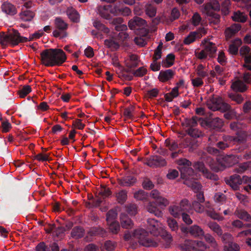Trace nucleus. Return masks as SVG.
<instances>
[{"label": "nucleus", "mask_w": 251, "mask_h": 251, "mask_svg": "<svg viewBox=\"0 0 251 251\" xmlns=\"http://www.w3.org/2000/svg\"><path fill=\"white\" fill-rule=\"evenodd\" d=\"M206 242L211 245V246L215 249L218 247L217 242L214 237L210 234H204L203 236Z\"/></svg>", "instance_id": "42"}, {"label": "nucleus", "mask_w": 251, "mask_h": 251, "mask_svg": "<svg viewBox=\"0 0 251 251\" xmlns=\"http://www.w3.org/2000/svg\"><path fill=\"white\" fill-rule=\"evenodd\" d=\"M112 23L115 25V29L117 31H126L127 29V26L123 24V19L120 17L115 18L113 19Z\"/></svg>", "instance_id": "28"}, {"label": "nucleus", "mask_w": 251, "mask_h": 251, "mask_svg": "<svg viewBox=\"0 0 251 251\" xmlns=\"http://www.w3.org/2000/svg\"><path fill=\"white\" fill-rule=\"evenodd\" d=\"M197 201H194L192 203V206L195 210L198 213H201L204 211V207Z\"/></svg>", "instance_id": "60"}, {"label": "nucleus", "mask_w": 251, "mask_h": 251, "mask_svg": "<svg viewBox=\"0 0 251 251\" xmlns=\"http://www.w3.org/2000/svg\"><path fill=\"white\" fill-rule=\"evenodd\" d=\"M136 180L134 176H128L119 179V183L122 186L126 187L133 185L136 182Z\"/></svg>", "instance_id": "26"}, {"label": "nucleus", "mask_w": 251, "mask_h": 251, "mask_svg": "<svg viewBox=\"0 0 251 251\" xmlns=\"http://www.w3.org/2000/svg\"><path fill=\"white\" fill-rule=\"evenodd\" d=\"M148 228L150 232L157 236L165 229V226L154 219L148 220Z\"/></svg>", "instance_id": "15"}, {"label": "nucleus", "mask_w": 251, "mask_h": 251, "mask_svg": "<svg viewBox=\"0 0 251 251\" xmlns=\"http://www.w3.org/2000/svg\"><path fill=\"white\" fill-rule=\"evenodd\" d=\"M232 19L235 22L244 23L247 21V17L243 13L238 11L234 13Z\"/></svg>", "instance_id": "36"}, {"label": "nucleus", "mask_w": 251, "mask_h": 251, "mask_svg": "<svg viewBox=\"0 0 251 251\" xmlns=\"http://www.w3.org/2000/svg\"><path fill=\"white\" fill-rule=\"evenodd\" d=\"M109 226L110 230L113 233H117L120 229V225L117 221H111L110 223H107Z\"/></svg>", "instance_id": "49"}, {"label": "nucleus", "mask_w": 251, "mask_h": 251, "mask_svg": "<svg viewBox=\"0 0 251 251\" xmlns=\"http://www.w3.org/2000/svg\"><path fill=\"white\" fill-rule=\"evenodd\" d=\"M117 216V213L115 210H110L107 213L106 220L107 223H110L111 221H115Z\"/></svg>", "instance_id": "51"}, {"label": "nucleus", "mask_w": 251, "mask_h": 251, "mask_svg": "<svg viewBox=\"0 0 251 251\" xmlns=\"http://www.w3.org/2000/svg\"><path fill=\"white\" fill-rule=\"evenodd\" d=\"M175 75V72L171 69L161 71L158 78L161 82H165L171 80Z\"/></svg>", "instance_id": "18"}, {"label": "nucleus", "mask_w": 251, "mask_h": 251, "mask_svg": "<svg viewBox=\"0 0 251 251\" xmlns=\"http://www.w3.org/2000/svg\"><path fill=\"white\" fill-rule=\"evenodd\" d=\"M192 85L195 87H199L203 84V81L201 77H197L191 79Z\"/></svg>", "instance_id": "57"}, {"label": "nucleus", "mask_w": 251, "mask_h": 251, "mask_svg": "<svg viewBox=\"0 0 251 251\" xmlns=\"http://www.w3.org/2000/svg\"><path fill=\"white\" fill-rule=\"evenodd\" d=\"M163 47L162 43H160L157 48L154 51V59L157 60L160 59L161 57V50Z\"/></svg>", "instance_id": "54"}, {"label": "nucleus", "mask_w": 251, "mask_h": 251, "mask_svg": "<svg viewBox=\"0 0 251 251\" xmlns=\"http://www.w3.org/2000/svg\"><path fill=\"white\" fill-rule=\"evenodd\" d=\"M201 37V35L197 32H191L184 39V43L186 45H189L194 42L196 39Z\"/></svg>", "instance_id": "32"}, {"label": "nucleus", "mask_w": 251, "mask_h": 251, "mask_svg": "<svg viewBox=\"0 0 251 251\" xmlns=\"http://www.w3.org/2000/svg\"><path fill=\"white\" fill-rule=\"evenodd\" d=\"M175 58V55L173 54H169L166 58L162 61V66L166 68L172 66L174 63Z\"/></svg>", "instance_id": "39"}, {"label": "nucleus", "mask_w": 251, "mask_h": 251, "mask_svg": "<svg viewBox=\"0 0 251 251\" xmlns=\"http://www.w3.org/2000/svg\"><path fill=\"white\" fill-rule=\"evenodd\" d=\"M180 248L184 251H201L205 250L206 246L202 241L187 240L180 246Z\"/></svg>", "instance_id": "12"}, {"label": "nucleus", "mask_w": 251, "mask_h": 251, "mask_svg": "<svg viewBox=\"0 0 251 251\" xmlns=\"http://www.w3.org/2000/svg\"><path fill=\"white\" fill-rule=\"evenodd\" d=\"M179 95L178 90L175 87L173 88L172 91L165 95L164 98L166 101L168 102L172 101L174 98H176Z\"/></svg>", "instance_id": "35"}, {"label": "nucleus", "mask_w": 251, "mask_h": 251, "mask_svg": "<svg viewBox=\"0 0 251 251\" xmlns=\"http://www.w3.org/2000/svg\"><path fill=\"white\" fill-rule=\"evenodd\" d=\"M207 106L212 111L220 110L224 112L230 109V106L227 103L224 102L222 99L219 97L210 98L207 101Z\"/></svg>", "instance_id": "9"}, {"label": "nucleus", "mask_w": 251, "mask_h": 251, "mask_svg": "<svg viewBox=\"0 0 251 251\" xmlns=\"http://www.w3.org/2000/svg\"><path fill=\"white\" fill-rule=\"evenodd\" d=\"M208 226L214 232L216 233L218 236H222L223 230L221 226L215 222H210L208 224Z\"/></svg>", "instance_id": "40"}, {"label": "nucleus", "mask_w": 251, "mask_h": 251, "mask_svg": "<svg viewBox=\"0 0 251 251\" xmlns=\"http://www.w3.org/2000/svg\"><path fill=\"white\" fill-rule=\"evenodd\" d=\"M93 25L99 31L96 32L95 31H92V33L98 39H102L103 38V36L100 32H103L104 33H108L109 32V29L99 21H94Z\"/></svg>", "instance_id": "16"}, {"label": "nucleus", "mask_w": 251, "mask_h": 251, "mask_svg": "<svg viewBox=\"0 0 251 251\" xmlns=\"http://www.w3.org/2000/svg\"><path fill=\"white\" fill-rule=\"evenodd\" d=\"M121 224L123 227L130 228L133 226V223L130 219L125 213H122L120 217Z\"/></svg>", "instance_id": "29"}, {"label": "nucleus", "mask_w": 251, "mask_h": 251, "mask_svg": "<svg viewBox=\"0 0 251 251\" xmlns=\"http://www.w3.org/2000/svg\"><path fill=\"white\" fill-rule=\"evenodd\" d=\"M2 12L9 15H14L17 13V10L15 6L12 4L5 2L1 5Z\"/></svg>", "instance_id": "24"}, {"label": "nucleus", "mask_w": 251, "mask_h": 251, "mask_svg": "<svg viewBox=\"0 0 251 251\" xmlns=\"http://www.w3.org/2000/svg\"><path fill=\"white\" fill-rule=\"evenodd\" d=\"M134 197L137 200H144L147 197V194L143 190H140L136 192L134 194Z\"/></svg>", "instance_id": "52"}, {"label": "nucleus", "mask_w": 251, "mask_h": 251, "mask_svg": "<svg viewBox=\"0 0 251 251\" xmlns=\"http://www.w3.org/2000/svg\"><path fill=\"white\" fill-rule=\"evenodd\" d=\"M34 13L29 10L24 9L22 8V11L20 14V18L24 21H30L34 17Z\"/></svg>", "instance_id": "30"}, {"label": "nucleus", "mask_w": 251, "mask_h": 251, "mask_svg": "<svg viewBox=\"0 0 251 251\" xmlns=\"http://www.w3.org/2000/svg\"><path fill=\"white\" fill-rule=\"evenodd\" d=\"M231 87L234 91L241 92H244L247 89L246 85L240 80H237L233 82Z\"/></svg>", "instance_id": "33"}, {"label": "nucleus", "mask_w": 251, "mask_h": 251, "mask_svg": "<svg viewBox=\"0 0 251 251\" xmlns=\"http://www.w3.org/2000/svg\"><path fill=\"white\" fill-rule=\"evenodd\" d=\"M121 31L117 37H115L118 42H119V44L128 38V35L125 31Z\"/></svg>", "instance_id": "56"}, {"label": "nucleus", "mask_w": 251, "mask_h": 251, "mask_svg": "<svg viewBox=\"0 0 251 251\" xmlns=\"http://www.w3.org/2000/svg\"><path fill=\"white\" fill-rule=\"evenodd\" d=\"M148 233L143 229H138L131 234L129 232L125 234L124 238L126 240L131 239H137L140 244L145 247H151L156 246V243L147 236Z\"/></svg>", "instance_id": "5"}, {"label": "nucleus", "mask_w": 251, "mask_h": 251, "mask_svg": "<svg viewBox=\"0 0 251 251\" xmlns=\"http://www.w3.org/2000/svg\"><path fill=\"white\" fill-rule=\"evenodd\" d=\"M229 97L233 101H235L237 103H241L243 101V98L241 95L239 94H232L229 95Z\"/></svg>", "instance_id": "62"}, {"label": "nucleus", "mask_w": 251, "mask_h": 251, "mask_svg": "<svg viewBox=\"0 0 251 251\" xmlns=\"http://www.w3.org/2000/svg\"><path fill=\"white\" fill-rule=\"evenodd\" d=\"M67 14L69 19L74 22H78L79 20V15L77 12L73 8H68L67 10Z\"/></svg>", "instance_id": "34"}, {"label": "nucleus", "mask_w": 251, "mask_h": 251, "mask_svg": "<svg viewBox=\"0 0 251 251\" xmlns=\"http://www.w3.org/2000/svg\"><path fill=\"white\" fill-rule=\"evenodd\" d=\"M194 167L195 169L201 172L205 177L210 179L214 178V176L205 168L202 162H198L195 163Z\"/></svg>", "instance_id": "21"}, {"label": "nucleus", "mask_w": 251, "mask_h": 251, "mask_svg": "<svg viewBox=\"0 0 251 251\" xmlns=\"http://www.w3.org/2000/svg\"><path fill=\"white\" fill-rule=\"evenodd\" d=\"M179 175L178 172L175 169L169 170L167 175V177L169 179H174Z\"/></svg>", "instance_id": "63"}, {"label": "nucleus", "mask_w": 251, "mask_h": 251, "mask_svg": "<svg viewBox=\"0 0 251 251\" xmlns=\"http://www.w3.org/2000/svg\"><path fill=\"white\" fill-rule=\"evenodd\" d=\"M116 197L119 203H123L126 200L127 192L125 190H121L116 194Z\"/></svg>", "instance_id": "44"}, {"label": "nucleus", "mask_w": 251, "mask_h": 251, "mask_svg": "<svg viewBox=\"0 0 251 251\" xmlns=\"http://www.w3.org/2000/svg\"><path fill=\"white\" fill-rule=\"evenodd\" d=\"M115 247V243L111 241H106L104 245V248L108 251H112L114 250Z\"/></svg>", "instance_id": "61"}, {"label": "nucleus", "mask_w": 251, "mask_h": 251, "mask_svg": "<svg viewBox=\"0 0 251 251\" xmlns=\"http://www.w3.org/2000/svg\"><path fill=\"white\" fill-rule=\"evenodd\" d=\"M129 28L135 31V32L141 36H144L147 33L148 25L146 21L140 17H135L130 20L128 23Z\"/></svg>", "instance_id": "7"}, {"label": "nucleus", "mask_w": 251, "mask_h": 251, "mask_svg": "<svg viewBox=\"0 0 251 251\" xmlns=\"http://www.w3.org/2000/svg\"><path fill=\"white\" fill-rule=\"evenodd\" d=\"M241 41L240 40L236 41V43L231 44L229 47V52L232 54H236L238 51L239 46L241 44Z\"/></svg>", "instance_id": "48"}, {"label": "nucleus", "mask_w": 251, "mask_h": 251, "mask_svg": "<svg viewBox=\"0 0 251 251\" xmlns=\"http://www.w3.org/2000/svg\"><path fill=\"white\" fill-rule=\"evenodd\" d=\"M158 206L160 207H166L169 204V201L165 198L161 196L155 201Z\"/></svg>", "instance_id": "46"}, {"label": "nucleus", "mask_w": 251, "mask_h": 251, "mask_svg": "<svg viewBox=\"0 0 251 251\" xmlns=\"http://www.w3.org/2000/svg\"><path fill=\"white\" fill-rule=\"evenodd\" d=\"M204 49L201 51H195L196 57L201 60H205L212 58L216 52L217 48L215 44L205 39L202 41Z\"/></svg>", "instance_id": "6"}, {"label": "nucleus", "mask_w": 251, "mask_h": 251, "mask_svg": "<svg viewBox=\"0 0 251 251\" xmlns=\"http://www.w3.org/2000/svg\"><path fill=\"white\" fill-rule=\"evenodd\" d=\"M243 182V178L241 179L240 176L238 175H234L230 176V178L227 180L228 184L234 190H237L238 186Z\"/></svg>", "instance_id": "22"}, {"label": "nucleus", "mask_w": 251, "mask_h": 251, "mask_svg": "<svg viewBox=\"0 0 251 251\" xmlns=\"http://www.w3.org/2000/svg\"><path fill=\"white\" fill-rule=\"evenodd\" d=\"M96 12L101 18L106 20L111 19L113 16H128L131 13L130 9L127 7H123L121 2L113 5H99Z\"/></svg>", "instance_id": "2"}, {"label": "nucleus", "mask_w": 251, "mask_h": 251, "mask_svg": "<svg viewBox=\"0 0 251 251\" xmlns=\"http://www.w3.org/2000/svg\"><path fill=\"white\" fill-rule=\"evenodd\" d=\"M222 241L224 245L228 243L229 242H232L233 237L232 235L229 233H225L221 236Z\"/></svg>", "instance_id": "53"}, {"label": "nucleus", "mask_w": 251, "mask_h": 251, "mask_svg": "<svg viewBox=\"0 0 251 251\" xmlns=\"http://www.w3.org/2000/svg\"><path fill=\"white\" fill-rule=\"evenodd\" d=\"M232 156H226L225 157L219 156L215 162L213 160L209 161V166L215 172L222 171L226 167L232 165L230 161L232 160Z\"/></svg>", "instance_id": "10"}, {"label": "nucleus", "mask_w": 251, "mask_h": 251, "mask_svg": "<svg viewBox=\"0 0 251 251\" xmlns=\"http://www.w3.org/2000/svg\"><path fill=\"white\" fill-rule=\"evenodd\" d=\"M167 223L168 226L172 231L176 232L179 228V226L176 220L169 217L167 219Z\"/></svg>", "instance_id": "41"}, {"label": "nucleus", "mask_w": 251, "mask_h": 251, "mask_svg": "<svg viewBox=\"0 0 251 251\" xmlns=\"http://www.w3.org/2000/svg\"><path fill=\"white\" fill-rule=\"evenodd\" d=\"M240 249V246L233 241L223 246V250L224 251H239Z\"/></svg>", "instance_id": "37"}, {"label": "nucleus", "mask_w": 251, "mask_h": 251, "mask_svg": "<svg viewBox=\"0 0 251 251\" xmlns=\"http://www.w3.org/2000/svg\"><path fill=\"white\" fill-rule=\"evenodd\" d=\"M198 120L197 117H193L191 119H185L182 123L187 134L193 138H199L202 136V132L196 128L198 125Z\"/></svg>", "instance_id": "8"}, {"label": "nucleus", "mask_w": 251, "mask_h": 251, "mask_svg": "<svg viewBox=\"0 0 251 251\" xmlns=\"http://www.w3.org/2000/svg\"><path fill=\"white\" fill-rule=\"evenodd\" d=\"M234 215L238 218L245 221H249L251 220L250 216L244 210L237 209L234 212Z\"/></svg>", "instance_id": "38"}, {"label": "nucleus", "mask_w": 251, "mask_h": 251, "mask_svg": "<svg viewBox=\"0 0 251 251\" xmlns=\"http://www.w3.org/2000/svg\"><path fill=\"white\" fill-rule=\"evenodd\" d=\"M83 234L84 230L79 227L74 228L71 232L72 236L76 239L82 237Z\"/></svg>", "instance_id": "45"}, {"label": "nucleus", "mask_w": 251, "mask_h": 251, "mask_svg": "<svg viewBox=\"0 0 251 251\" xmlns=\"http://www.w3.org/2000/svg\"><path fill=\"white\" fill-rule=\"evenodd\" d=\"M190 208V204L186 199L182 200L179 205H173L169 207V211L174 217L178 218L184 211H187Z\"/></svg>", "instance_id": "13"}, {"label": "nucleus", "mask_w": 251, "mask_h": 251, "mask_svg": "<svg viewBox=\"0 0 251 251\" xmlns=\"http://www.w3.org/2000/svg\"><path fill=\"white\" fill-rule=\"evenodd\" d=\"M157 206V205L155 202H150L147 206V209L150 213L153 214L155 216L161 217L163 213L158 209Z\"/></svg>", "instance_id": "25"}, {"label": "nucleus", "mask_w": 251, "mask_h": 251, "mask_svg": "<svg viewBox=\"0 0 251 251\" xmlns=\"http://www.w3.org/2000/svg\"><path fill=\"white\" fill-rule=\"evenodd\" d=\"M54 24L56 29L52 32L53 36L60 39L66 37L68 34L66 30L68 28V24L60 17L55 19Z\"/></svg>", "instance_id": "11"}, {"label": "nucleus", "mask_w": 251, "mask_h": 251, "mask_svg": "<svg viewBox=\"0 0 251 251\" xmlns=\"http://www.w3.org/2000/svg\"><path fill=\"white\" fill-rule=\"evenodd\" d=\"M223 126V121L219 118L213 119L210 122V126L214 128L220 129Z\"/></svg>", "instance_id": "43"}, {"label": "nucleus", "mask_w": 251, "mask_h": 251, "mask_svg": "<svg viewBox=\"0 0 251 251\" xmlns=\"http://www.w3.org/2000/svg\"><path fill=\"white\" fill-rule=\"evenodd\" d=\"M31 91V87L29 85L25 86L20 91L19 95L21 98L25 97Z\"/></svg>", "instance_id": "59"}, {"label": "nucleus", "mask_w": 251, "mask_h": 251, "mask_svg": "<svg viewBox=\"0 0 251 251\" xmlns=\"http://www.w3.org/2000/svg\"><path fill=\"white\" fill-rule=\"evenodd\" d=\"M248 169L251 170V161L240 164L239 168L237 169V172L238 173H242Z\"/></svg>", "instance_id": "58"}, {"label": "nucleus", "mask_w": 251, "mask_h": 251, "mask_svg": "<svg viewBox=\"0 0 251 251\" xmlns=\"http://www.w3.org/2000/svg\"><path fill=\"white\" fill-rule=\"evenodd\" d=\"M146 164L151 167L164 166L166 164L165 160L159 156H153L147 160Z\"/></svg>", "instance_id": "17"}, {"label": "nucleus", "mask_w": 251, "mask_h": 251, "mask_svg": "<svg viewBox=\"0 0 251 251\" xmlns=\"http://www.w3.org/2000/svg\"><path fill=\"white\" fill-rule=\"evenodd\" d=\"M42 64L46 66H60L66 61V56L61 49H47L41 53Z\"/></svg>", "instance_id": "3"}, {"label": "nucleus", "mask_w": 251, "mask_h": 251, "mask_svg": "<svg viewBox=\"0 0 251 251\" xmlns=\"http://www.w3.org/2000/svg\"><path fill=\"white\" fill-rule=\"evenodd\" d=\"M147 72V69L145 67H142L136 70L133 74L136 76L141 77L145 75Z\"/></svg>", "instance_id": "64"}, {"label": "nucleus", "mask_w": 251, "mask_h": 251, "mask_svg": "<svg viewBox=\"0 0 251 251\" xmlns=\"http://www.w3.org/2000/svg\"><path fill=\"white\" fill-rule=\"evenodd\" d=\"M111 38L109 39H106L104 41L105 45L108 48L111 49V50H116L118 49L119 42H118L117 40H116L115 37V35H110Z\"/></svg>", "instance_id": "27"}, {"label": "nucleus", "mask_w": 251, "mask_h": 251, "mask_svg": "<svg viewBox=\"0 0 251 251\" xmlns=\"http://www.w3.org/2000/svg\"><path fill=\"white\" fill-rule=\"evenodd\" d=\"M146 13L150 17H153L156 13V9L155 7L151 4H148L146 6Z\"/></svg>", "instance_id": "47"}, {"label": "nucleus", "mask_w": 251, "mask_h": 251, "mask_svg": "<svg viewBox=\"0 0 251 251\" xmlns=\"http://www.w3.org/2000/svg\"><path fill=\"white\" fill-rule=\"evenodd\" d=\"M197 75L198 76L203 78L209 76L208 69L201 64L198 65L196 69Z\"/></svg>", "instance_id": "31"}, {"label": "nucleus", "mask_w": 251, "mask_h": 251, "mask_svg": "<svg viewBox=\"0 0 251 251\" xmlns=\"http://www.w3.org/2000/svg\"><path fill=\"white\" fill-rule=\"evenodd\" d=\"M246 135L245 133L238 132V136L236 137L232 136H227L225 138V142H220L217 144V146L221 149H225L228 147L231 144H235L236 143H243L245 141Z\"/></svg>", "instance_id": "14"}, {"label": "nucleus", "mask_w": 251, "mask_h": 251, "mask_svg": "<svg viewBox=\"0 0 251 251\" xmlns=\"http://www.w3.org/2000/svg\"><path fill=\"white\" fill-rule=\"evenodd\" d=\"M137 56L135 54H132L129 56V60L127 61L126 65L129 67H133L137 65Z\"/></svg>", "instance_id": "50"}, {"label": "nucleus", "mask_w": 251, "mask_h": 251, "mask_svg": "<svg viewBox=\"0 0 251 251\" xmlns=\"http://www.w3.org/2000/svg\"><path fill=\"white\" fill-rule=\"evenodd\" d=\"M191 21L194 25L197 26L201 24V18L199 13H195L194 14L191 19Z\"/></svg>", "instance_id": "55"}, {"label": "nucleus", "mask_w": 251, "mask_h": 251, "mask_svg": "<svg viewBox=\"0 0 251 251\" xmlns=\"http://www.w3.org/2000/svg\"><path fill=\"white\" fill-rule=\"evenodd\" d=\"M178 169L180 172L181 178L184 180V183L191 187L195 193H197L198 201L203 202L204 201L203 193L201 191V186L195 181L199 178L197 174H194L193 170L190 168L191 163L186 159L181 158L177 161Z\"/></svg>", "instance_id": "1"}, {"label": "nucleus", "mask_w": 251, "mask_h": 251, "mask_svg": "<svg viewBox=\"0 0 251 251\" xmlns=\"http://www.w3.org/2000/svg\"><path fill=\"white\" fill-rule=\"evenodd\" d=\"M27 41V38L20 35L16 30H12L8 33H0V43L2 46L8 45L14 46L20 43H24Z\"/></svg>", "instance_id": "4"}, {"label": "nucleus", "mask_w": 251, "mask_h": 251, "mask_svg": "<svg viewBox=\"0 0 251 251\" xmlns=\"http://www.w3.org/2000/svg\"><path fill=\"white\" fill-rule=\"evenodd\" d=\"M189 234L192 237L201 238L204 235L203 230L199 226L194 225L189 226Z\"/></svg>", "instance_id": "19"}, {"label": "nucleus", "mask_w": 251, "mask_h": 251, "mask_svg": "<svg viewBox=\"0 0 251 251\" xmlns=\"http://www.w3.org/2000/svg\"><path fill=\"white\" fill-rule=\"evenodd\" d=\"M241 26L239 24H234L226 28L225 33L226 39L231 38L235 33L239 31Z\"/></svg>", "instance_id": "23"}, {"label": "nucleus", "mask_w": 251, "mask_h": 251, "mask_svg": "<svg viewBox=\"0 0 251 251\" xmlns=\"http://www.w3.org/2000/svg\"><path fill=\"white\" fill-rule=\"evenodd\" d=\"M203 10L202 12L207 15L210 14V10L213 9L218 10L220 9V5L217 0H210L209 2L203 5Z\"/></svg>", "instance_id": "20"}]
</instances>
